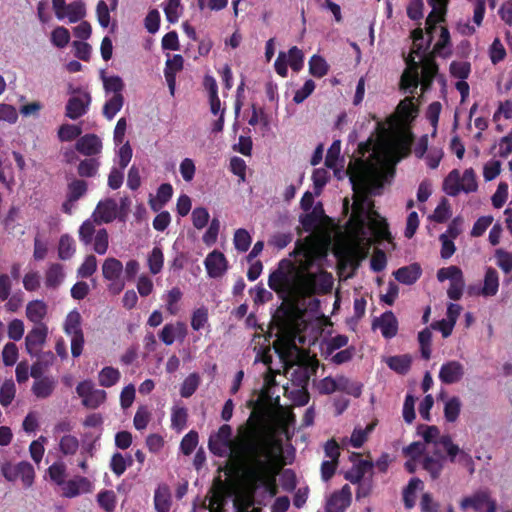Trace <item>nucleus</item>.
Returning a JSON list of instances; mask_svg holds the SVG:
<instances>
[{
	"label": "nucleus",
	"instance_id": "nucleus-1",
	"mask_svg": "<svg viewBox=\"0 0 512 512\" xmlns=\"http://www.w3.org/2000/svg\"><path fill=\"white\" fill-rule=\"evenodd\" d=\"M263 422V412L254 409L240 429L241 437L234 453L242 465L245 480L255 487L267 488L274 495L276 476L281 467L282 444L273 438L260 437Z\"/></svg>",
	"mask_w": 512,
	"mask_h": 512
},
{
	"label": "nucleus",
	"instance_id": "nucleus-2",
	"mask_svg": "<svg viewBox=\"0 0 512 512\" xmlns=\"http://www.w3.org/2000/svg\"><path fill=\"white\" fill-rule=\"evenodd\" d=\"M268 286L282 298H305L318 292V275L306 273L292 261L282 259L270 273Z\"/></svg>",
	"mask_w": 512,
	"mask_h": 512
},
{
	"label": "nucleus",
	"instance_id": "nucleus-3",
	"mask_svg": "<svg viewBox=\"0 0 512 512\" xmlns=\"http://www.w3.org/2000/svg\"><path fill=\"white\" fill-rule=\"evenodd\" d=\"M76 393L82 399V405L89 409H97L106 401L104 390L95 389L91 380H84L76 386Z\"/></svg>",
	"mask_w": 512,
	"mask_h": 512
},
{
	"label": "nucleus",
	"instance_id": "nucleus-4",
	"mask_svg": "<svg viewBox=\"0 0 512 512\" xmlns=\"http://www.w3.org/2000/svg\"><path fill=\"white\" fill-rule=\"evenodd\" d=\"M48 336L46 324L35 325L25 337V349L30 356L39 355Z\"/></svg>",
	"mask_w": 512,
	"mask_h": 512
},
{
	"label": "nucleus",
	"instance_id": "nucleus-5",
	"mask_svg": "<svg viewBox=\"0 0 512 512\" xmlns=\"http://www.w3.org/2000/svg\"><path fill=\"white\" fill-rule=\"evenodd\" d=\"M319 362L316 358H311L306 362L299 364L291 373V381L297 388H307L310 378L316 374Z\"/></svg>",
	"mask_w": 512,
	"mask_h": 512
},
{
	"label": "nucleus",
	"instance_id": "nucleus-6",
	"mask_svg": "<svg viewBox=\"0 0 512 512\" xmlns=\"http://www.w3.org/2000/svg\"><path fill=\"white\" fill-rule=\"evenodd\" d=\"M460 506L462 509L473 508L477 512H493L497 508L496 501L490 498L487 491H479L471 497L463 498Z\"/></svg>",
	"mask_w": 512,
	"mask_h": 512
},
{
	"label": "nucleus",
	"instance_id": "nucleus-7",
	"mask_svg": "<svg viewBox=\"0 0 512 512\" xmlns=\"http://www.w3.org/2000/svg\"><path fill=\"white\" fill-rule=\"evenodd\" d=\"M204 265L208 276L211 278L221 277L228 269V261L225 255L218 250H213L207 255Z\"/></svg>",
	"mask_w": 512,
	"mask_h": 512
},
{
	"label": "nucleus",
	"instance_id": "nucleus-8",
	"mask_svg": "<svg viewBox=\"0 0 512 512\" xmlns=\"http://www.w3.org/2000/svg\"><path fill=\"white\" fill-rule=\"evenodd\" d=\"M428 4L432 7L431 12L426 18V31L431 35L436 29V24L445 21L447 6L449 0H427Z\"/></svg>",
	"mask_w": 512,
	"mask_h": 512
},
{
	"label": "nucleus",
	"instance_id": "nucleus-9",
	"mask_svg": "<svg viewBox=\"0 0 512 512\" xmlns=\"http://www.w3.org/2000/svg\"><path fill=\"white\" fill-rule=\"evenodd\" d=\"M438 65L435 61L434 54L426 55L422 60V70H421V90L422 92H427L430 90L433 80L438 74Z\"/></svg>",
	"mask_w": 512,
	"mask_h": 512
},
{
	"label": "nucleus",
	"instance_id": "nucleus-10",
	"mask_svg": "<svg viewBox=\"0 0 512 512\" xmlns=\"http://www.w3.org/2000/svg\"><path fill=\"white\" fill-rule=\"evenodd\" d=\"M62 486V495L66 498H74L80 493L92 491V483L83 476H77L74 479L64 481Z\"/></svg>",
	"mask_w": 512,
	"mask_h": 512
},
{
	"label": "nucleus",
	"instance_id": "nucleus-11",
	"mask_svg": "<svg viewBox=\"0 0 512 512\" xmlns=\"http://www.w3.org/2000/svg\"><path fill=\"white\" fill-rule=\"evenodd\" d=\"M372 326L379 327L382 336L386 339L393 338L398 332V321L392 311H386L380 318L374 319Z\"/></svg>",
	"mask_w": 512,
	"mask_h": 512
},
{
	"label": "nucleus",
	"instance_id": "nucleus-12",
	"mask_svg": "<svg viewBox=\"0 0 512 512\" xmlns=\"http://www.w3.org/2000/svg\"><path fill=\"white\" fill-rule=\"evenodd\" d=\"M463 375V365L455 360L444 363L439 371V379L444 384H454L460 381Z\"/></svg>",
	"mask_w": 512,
	"mask_h": 512
},
{
	"label": "nucleus",
	"instance_id": "nucleus-13",
	"mask_svg": "<svg viewBox=\"0 0 512 512\" xmlns=\"http://www.w3.org/2000/svg\"><path fill=\"white\" fill-rule=\"evenodd\" d=\"M75 148L79 153L91 157L101 152L102 142L97 135L86 134L77 140Z\"/></svg>",
	"mask_w": 512,
	"mask_h": 512
},
{
	"label": "nucleus",
	"instance_id": "nucleus-14",
	"mask_svg": "<svg viewBox=\"0 0 512 512\" xmlns=\"http://www.w3.org/2000/svg\"><path fill=\"white\" fill-rule=\"evenodd\" d=\"M407 64L413 71H405L402 74L400 80V87L401 89L409 91L412 94L417 89L418 85L421 84L420 77L418 74L419 64L415 62L412 56H410L407 59Z\"/></svg>",
	"mask_w": 512,
	"mask_h": 512
},
{
	"label": "nucleus",
	"instance_id": "nucleus-15",
	"mask_svg": "<svg viewBox=\"0 0 512 512\" xmlns=\"http://www.w3.org/2000/svg\"><path fill=\"white\" fill-rule=\"evenodd\" d=\"M56 386L57 380L51 375H46L33 382L31 392L38 399H47L54 393Z\"/></svg>",
	"mask_w": 512,
	"mask_h": 512
},
{
	"label": "nucleus",
	"instance_id": "nucleus-16",
	"mask_svg": "<svg viewBox=\"0 0 512 512\" xmlns=\"http://www.w3.org/2000/svg\"><path fill=\"white\" fill-rule=\"evenodd\" d=\"M89 103L90 96L88 94H85L83 98L79 96H73L69 98L66 104L65 115L72 120H76L87 112Z\"/></svg>",
	"mask_w": 512,
	"mask_h": 512
},
{
	"label": "nucleus",
	"instance_id": "nucleus-17",
	"mask_svg": "<svg viewBox=\"0 0 512 512\" xmlns=\"http://www.w3.org/2000/svg\"><path fill=\"white\" fill-rule=\"evenodd\" d=\"M296 313L291 305L282 303L273 315V322L284 331L289 329L295 322Z\"/></svg>",
	"mask_w": 512,
	"mask_h": 512
},
{
	"label": "nucleus",
	"instance_id": "nucleus-18",
	"mask_svg": "<svg viewBox=\"0 0 512 512\" xmlns=\"http://www.w3.org/2000/svg\"><path fill=\"white\" fill-rule=\"evenodd\" d=\"M433 455L434 456L427 455L424 457L422 467L430 474L433 480H436L441 475L445 458L437 449L433 451Z\"/></svg>",
	"mask_w": 512,
	"mask_h": 512
},
{
	"label": "nucleus",
	"instance_id": "nucleus-19",
	"mask_svg": "<svg viewBox=\"0 0 512 512\" xmlns=\"http://www.w3.org/2000/svg\"><path fill=\"white\" fill-rule=\"evenodd\" d=\"M117 213L118 205L112 198L100 201L96 208V217L99 218V223H111L116 219Z\"/></svg>",
	"mask_w": 512,
	"mask_h": 512
},
{
	"label": "nucleus",
	"instance_id": "nucleus-20",
	"mask_svg": "<svg viewBox=\"0 0 512 512\" xmlns=\"http://www.w3.org/2000/svg\"><path fill=\"white\" fill-rule=\"evenodd\" d=\"M421 274L422 269L418 263L401 267L393 273L398 282L406 285L414 284L420 278Z\"/></svg>",
	"mask_w": 512,
	"mask_h": 512
},
{
	"label": "nucleus",
	"instance_id": "nucleus-21",
	"mask_svg": "<svg viewBox=\"0 0 512 512\" xmlns=\"http://www.w3.org/2000/svg\"><path fill=\"white\" fill-rule=\"evenodd\" d=\"M47 304L43 300H32L26 306V317L35 325L45 324L43 319L47 315Z\"/></svg>",
	"mask_w": 512,
	"mask_h": 512
},
{
	"label": "nucleus",
	"instance_id": "nucleus-22",
	"mask_svg": "<svg viewBox=\"0 0 512 512\" xmlns=\"http://www.w3.org/2000/svg\"><path fill=\"white\" fill-rule=\"evenodd\" d=\"M374 467V463L370 460H359L349 471L345 473V479L352 484H358L364 475L370 472Z\"/></svg>",
	"mask_w": 512,
	"mask_h": 512
},
{
	"label": "nucleus",
	"instance_id": "nucleus-23",
	"mask_svg": "<svg viewBox=\"0 0 512 512\" xmlns=\"http://www.w3.org/2000/svg\"><path fill=\"white\" fill-rule=\"evenodd\" d=\"M451 47L450 32L447 27L442 26L440 29L439 40L434 45L432 54L443 58L449 57L452 54Z\"/></svg>",
	"mask_w": 512,
	"mask_h": 512
},
{
	"label": "nucleus",
	"instance_id": "nucleus-24",
	"mask_svg": "<svg viewBox=\"0 0 512 512\" xmlns=\"http://www.w3.org/2000/svg\"><path fill=\"white\" fill-rule=\"evenodd\" d=\"M123 272L122 262L114 257L105 259L102 265V275L108 281L118 280Z\"/></svg>",
	"mask_w": 512,
	"mask_h": 512
},
{
	"label": "nucleus",
	"instance_id": "nucleus-25",
	"mask_svg": "<svg viewBox=\"0 0 512 512\" xmlns=\"http://www.w3.org/2000/svg\"><path fill=\"white\" fill-rule=\"evenodd\" d=\"M338 391L359 398L362 394L363 384L353 381L344 375L337 376Z\"/></svg>",
	"mask_w": 512,
	"mask_h": 512
},
{
	"label": "nucleus",
	"instance_id": "nucleus-26",
	"mask_svg": "<svg viewBox=\"0 0 512 512\" xmlns=\"http://www.w3.org/2000/svg\"><path fill=\"white\" fill-rule=\"evenodd\" d=\"M64 279L63 266L59 263L51 264L45 273V285L48 288H57Z\"/></svg>",
	"mask_w": 512,
	"mask_h": 512
},
{
	"label": "nucleus",
	"instance_id": "nucleus-27",
	"mask_svg": "<svg viewBox=\"0 0 512 512\" xmlns=\"http://www.w3.org/2000/svg\"><path fill=\"white\" fill-rule=\"evenodd\" d=\"M412 358L408 354L391 356L387 360L388 367L398 374L405 375L411 368Z\"/></svg>",
	"mask_w": 512,
	"mask_h": 512
},
{
	"label": "nucleus",
	"instance_id": "nucleus-28",
	"mask_svg": "<svg viewBox=\"0 0 512 512\" xmlns=\"http://www.w3.org/2000/svg\"><path fill=\"white\" fill-rule=\"evenodd\" d=\"M499 288V276L498 272L488 267L484 277V285L482 288V294L484 296H494L498 292Z\"/></svg>",
	"mask_w": 512,
	"mask_h": 512
},
{
	"label": "nucleus",
	"instance_id": "nucleus-29",
	"mask_svg": "<svg viewBox=\"0 0 512 512\" xmlns=\"http://www.w3.org/2000/svg\"><path fill=\"white\" fill-rule=\"evenodd\" d=\"M154 505L157 512H169L171 495L167 486L158 487L154 494Z\"/></svg>",
	"mask_w": 512,
	"mask_h": 512
},
{
	"label": "nucleus",
	"instance_id": "nucleus-30",
	"mask_svg": "<svg viewBox=\"0 0 512 512\" xmlns=\"http://www.w3.org/2000/svg\"><path fill=\"white\" fill-rule=\"evenodd\" d=\"M121 378V373L118 369L112 366H106L98 374L99 384L102 387H112L118 383Z\"/></svg>",
	"mask_w": 512,
	"mask_h": 512
},
{
	"label": "nucleus",
	"instance_id": "nucleus-31",
	"mask_svg": "<svg viewBox=\"0 0 512 512\" xmlns=\"http://www.w3.org/2000/svg\"><path fill=\"white\" fill-rule=\"evenodd\" d=\"M460 173L457 169L452 170L443 182V190L449 196L455 197L461 192Z\"/></svg>",
	"mask_w": 512,
	"mask_h": 512
},
{
	"label": "nucleus",
	"instance_id": "nucleus-32",
	"mask_svg": "<svg viewBox=\"0 0 512 512\" xmlns=\"http://www.w3.org/2000/svg\"><path fill=\"white\" fill-rule=\"evenodd\" d=\"M124 104V97L122 94L113 95L108 99L103 106V116L112 120L115 115L122 109Z\"/></svg>",
	"mask_w": 512,
	"mask_h": 512
},
{
	"label": "nucleus",
	"instance_id": "nucleus-33",
	"mask_svg": "<svg viewBox=\"0 0 512 512\" xmlns=\"http://www.w3.org/2000/svg\"><path fill=\"white\" fill-rule=\"evenodd\" d=\"M64 332L68 336L83 333L81 328V315L78 311L73 310L67 315L64 323Z\"/></svg>",
	"mask_w": 512,
	"mask_h": 512
},
{
	"label": "nucleus",
	"instance_id": "nucleus-34",
	"mask_svg": "<svg viewBox=\"0 0 512 512\" xmlns=\"http://www.w3.org/2000/svg\"><path fill=\"white\" fill-rule=\"evenodd\" d=\"M76 251L75 241L74 239L68 235L64 234L59 239L58 245V256L62 260L70 259Z\"/></svg>",
	"mask_w": 512,
	"mask_h": 512
},
{
	"label": "nucleus",
	"instance_id": "nucleus-35",
	"mask_svg": "<svg viewBox=\"0 0 512 512\" xmlns=\"http://www.w3.org/2000/svg\"><path fill=\"white\" fill-rule=\"evenodd\" d=\"M65 17L69 22L76 23L86 15L85 4L82 1H74L66 5L64 10Z\"/></svg>",
	"mask_w": 512,
	"mask_h": 512
},
{
	"label": "nucleus",
	"instance_id": "nucleus-36",
	"mask_svg": "<svg viewBox=\"0 0 512 512\" xmlns=\"http://www.w3.org/2000/svg\"><path fill=\"white\" fill-rule=\"evenodd\" d=\"M447 456L450 462H456V457L458 456V462L464 464L465 466L473 467V460L469 453L461 450L458 445L454 444L445 449ZM473 468H471V472H473Z\"/></svg>",
	"mask_w": 512,
	"mask_h": 512
},
{
	"label": "nucleus",
	"instance_id": "nucleus-37",
	"mask_svg": "<svg viewBox=\"0 0 512 512\" xmlns=\"http://www.w3.org/2000/svg\"><path fill=\"white\" fill-rule=\"evenodd\" d=\"M148 267L153 275L161 272L164 264V254L160 247L155 246L148 255Z\"/></svg>",
	"mask_w": 512,
	"mask_h": 512
},
{
	"label": "nucleus",
	"instance_id": "nucleus-38",
	"mask_svg": "<svg viewBox=\"0 0 512 512\" xmlns=\"http://www.w3.org/2000/svg\"><path fill=\"white\" fill-rule=\"evenodd\" d=\"M329 71L326 60L319 55H313L309 60V72L317 78L324 77Z\"/></svg>",
	"mask_w": 512,
	"mask_h": 512
},
{
	"label": "nucleus",
	"instance_id": "nucleus-39",
	"mask_svg": "<svg viewBox=\"0 0 512 512\" xmlns=\"http://www.w3.org/2000/svg\"><path fill=\"white\" fill-rule=\"evenodd\" d=\"M20 478L25 487L32 486L35 478L34 467L27 461L17 464V479Z\"/></svg>",
	"mask_w": 512,
	"mask_h": 512
},
{
	"label": "nucleus",
	"instance_id": "nucleus-40",
	"mask_svg": "<svg viewBox=\"0 0 512 512\" xmlns=\"http://www.w3.org/2000/svg\"><path fill=\"white\" fill-rule=\"evenodd\" d=\"M87 192V183L81 179H75L68 184V202L78 201Z\"/></svg>",
	"mask_w": 512,
	"mask_h": 512
},
{
	"label": "nucleus",
	"instance_id": "nucleus-41",
	"mask_svg": "<svg viewBox=\"0 0 512 512\" xmlns=\"http://www.w3.org/2000/svg\"><path fill=\"white\" fill-rule=\"evenodd\" d=\"M350 505V501L347 498L334 492L326 502V512H344Z\"/></svg>",
	"mask_w": 512,
	"mask_h": 512
},
{
	"label": "nucleus",
	"instance_id": "nucleus-42",
	"mask_svg": "<svg viewBox=\"0 0 512 512\" xmlns=\"http://www.w3.org/2000/svg\"><path fill=\"white\" fill-rule=\"evenodd\" d=\"M100 162L95 158H86L80 161L77 172L80 177H93L97 174Z\"/></svg>",
	"mask_w": 512,
	"mask_h": 512
},
{
	"label": "nucleus",
	"instance_id": "nucleus-43",
	"mask_svg": "<svg viewBox=\"0 0 512 512\" xmlns=\"http://www.w3.org/2000/svg\"><path fill=\"white\" fill-rule=\"evenodd\" d=\"M188 411L185 407L174 406L171 413V426L182 431L187 425Z\"/></svg>",
	"mask_w": 512,
	"mask_h": 512
},
{
	"label": "nucleus",
	"instance_id": "nucleus-44",
	"mask_svg": "<svg viewBox=\"0 0 512 512\" xmlns=\"http://www.w3.org/2000/svg\"><path fill=\"white\" fill-rule=\"evenodd\" d=\"M200 384V377L197 373H191L187 376L180 388V395L184 398L191 397L197 390Z\"/></svg>",
	"mask_w": 512,
	"mask_h": 512
},
{
	"label": "nucleus",
	"instance_id": "nucleus-45",
	"mask_svg": "<svg viewBox=\"0 0 512 512\" xmlns=\"http://www.w3.org/2000/svg\"><path fill=\"white\" fill-rule=\"evenodd\" d=\"M461 401L458 397L454 396L450 398L444 406V417L447 422H455L460 414Z\"/></svg>",
	"mask_w": 512,
	"mask_h": 512
},
{
	"label": "nucleus",
	"instance_id": "nucleus-46",
	"mask_svg": "<svg viewBox=\"0 0 512 512\" xmlns=\"http://www.w3.org/2000/svg\"><path fill=\"white\" fill-rule=\"evenodd\" d=\"M431 341L432 333L429 328L426 327L418 333L421 356L425 360H429L431 357Z\"/></svg>",
	"mask_w": 512,
	"mask_h": 512
},
{
	"label": "nucleus",
	"instance_id": "nucleus-47",
	"mask_svg": "<svg viewBox=\"0 0 512 512\" xmlns=\"http://www.w3.org/2000/svg\"><path fill=\"white\" fill-rule=\"evenodd\" d=\"M97 501L106 512H113L116 508V495L112 490L100 491L97 495Z\"/></svg>",
	"mask_w": 512,
	"mask_h": 512
},
{
	"label": "nucleus",
	"instance_id": "nucleus-48",
	"mask_svg": "<svg viewBox=\"0 0 512 512\" xmlns=\"http://www.w3.org/2000/svg\"><path fill=\"white\" fill-rule=\"evenodd\" d=\"M461 192L471 193L475 192L478 188L476 175L472 168L466 169L463 175L460 176Z\"/></svg>",
	"mask_w": 512,
	"mask_h": 512
},
{
	"label": "nucleus",
	"instance_id": "nucleus-49",
	"mask_svg": "<svg viewBox=\"0 0 512 512\" xmlns=\"http://www.w3.org/2000/svg\"><path fill=\"white\" fill-rule=\"evenodd\" d=\"M93 242V250L99 254L104 255L109 247V235L105 228L99 229Z\"/></svg>",
	"mask_w": 512,
	"mask_h": 512
},
{
	"label": "nucleus",
	"instance_id": "nucleus-50",
	"mask_svg": "<svg viewBox=\"0 0 512 512\" xmlns=\"http://www.w3.org/2000/svg\"><path fill=\"white\" fill-rule=\"evenodd\" d=\"M251 241V236L246 229L240 228L235 231L233 242L239 252H246L251 245Z\"/></svg>",
	"mask_w": 512,
	"mask_h": 512
},
{
	"label": "nucleus",
	"instance_id": "nucleus-51",
	"mask_svg": "<svg viewBox=\"0 0 512 512\" xmlns=\"http://www.w3.org/2000/svg\"><path fill=\"white\" fill-rule=\"evenodd\" d=\"M82 133V129L78 125L63 124L59 127L58 137L62 142L72 141L78 138Z\"/></svg>",
	"mask_w": 512,
	"mask_h": 512
},
{
	"label": "nucleus",
	"instance_id": "nucleus-52",
	"mask_svg": "<svg viewBox=\"0 0 512 512\" xmlns=\"http://www.w3.org/2000/svg\"><path fill=\"white\" fill-rule=\"evenodd\" d=\"M212 436L215 437L217 440H219L221 442V444H226V446H229L232 449V453H233L234 457L239 461L238 457L234 453V447L238 443V441L237 442L232 441V439H231L232 428L230 425L223 424L218 429L217 433H215Z\"/></svg>",
	"mask_w": 512,
	"mask_h": 512
},
{
	"label": "nucleus",
	"instance_id": "nucleus-53",
	"mask_svg": "<svg viewBox=\"0 0 512 512\" xmlns=\"http://www.w3.org/2000/svg\"><path fill=\"white\" fill-rule=\"evenodd\" d=\"M16 393V387L12 380H6L0 388V404L3 407L9 406Z\"/></svg>",
	"mask_w": 512,
	"mask_h": 512
},
{
	"label": "nucleus",
	"instance_id": "nucleus-54",
	"mask_svg": "<svg viewBox=\"0 0 512 512\" xmlns=\"http://www.w3.org/2000/svg\"><path fill=\"white\" fill-rule=\"evenodd\" d=\"M97 270V259L93 254L85 257L83 263L77 270V274L81 278L91 277Z\"/></svg>",
	"mask_w": 512,
	"mask_h": 512
},
{
	"label": "nucleus",
	"instance_id": "nucleus-55",
	"mask_svg": "<svg viewBox=\"0 0 512 512\" xmlns=\"http://www.w3.org/2000/svg\"><path fill=\"white\" fill-rule=\"evenodd\" d=\"M397 111L404 120L407 121L413 119L415 117L414 114L417 112V107L413 103V98L406 97L401 100L397 106Z\"/></svg>",
	"mask_w": 512,
	"mask_h": 512
},
{
	"label": "nucleus",
	"instance_id": "nucleus-56",
	"mask_svg": "<svg viewBox=\"0 0 512 512\" xmlns=\"http://www.w3.org/2000/svg\"><path fill=\"white\" fill-rule=\"evenodd\" d=\"M463 277L462 270L458 266H449L441 268L437 271V279L439 282L450 280V282L456 281Z\"/></svg>",
	"mask_w": 512,
	"mask_h": 512
},
{
	"label": "nucleus",
	"instance_id": "nucleus-57",
	"mask_svg": "<svg viewBox=\"0 0 512 512\" xmlns=\"http://www.w3.org/2000/svg\"><path fill=\"white\" fill-rule=\"evenodd\" d=\"M79 448V441L73 435H65L60 439L59 449L64 455H74Z\"/></svg>",
	"mask_w": 512,
	"mask_h": 512
},
{
	"label": "nucleus",
	"instance_id": "nucleus-58",
	"mask_svg": "<svg viewBox=\"0 0 512 512\" xmlns=\"http://www.w3.org/2000/svg\"><path fill=\"white\" fill-rule=\"evenodd\" d=\"M70 41L69 30L63 26L56 27L51 33V42L58 48H64Z\"/></svg>",
	"mask_w": 512,
	"mask_h": 512
},
{
	"label": "nucleus",
	"instance_id": "nucleus-59",
	"mask_svg": "<svg viewBox=\"0 0 512 512\" xmlns=\"http://www.w3.org/2000/svg\"><path fill=\"white\" fill-rule=\"evenodd\" d=\"M198 444V433L194 430L189 431L181 440L180 450L188 456L190 455Z\"/></svg>",
	"mask_w": 512,
	"mask_h": 512
},
{
	"label": "nucleus",
	"instance_id": "nucleus-60",
	"mask_svg": "<svg viewBox=\"0 0 512 512\" xmlns=\"http://www.w3.org/2000/svg\"><path fill=\"white\" fill-rule=\"evenodd\" d=\"M451 216V208L446 198H443L438 206L435 208L433 215L431 216L432 220L437 223H444Z\"/></svg>",
	"mask_w": 512,
	"mask_h": 512
},
{
	"label": "nucleus",
	"instance_id": "nucleus-61",
	"mask_svg": "<svg viewBox=\"0 0 512 512\" xmlns=\"http://www.w3.org/2000/svg\"><path fill=\"white\" fill-rule=\"evenodd\" d=\"M48 474L50 479L61 486L64 484L66 476V466L62 462H55L48 468Z\"/></svg>",
	"mask_w": 512,
	"mask_h": 512
},
{
	"label": "nucleus",
	"instance_id": "nucleus-62",
	"mask_svg": "<svg viewBox=\"0 0 512 512\" xmlns=\"http://www.w3.org/2000/svg\"><path fill=\"white\" fill-rule=\"evenodd\" d=\"M495 257L497 259V266L505 274H509L512 271V253L503 249H497L495 251Z\"/></svg>",
	"mask_w": 512,
	"mask_h": 512
},
{
	"label": "nucleus",
	"instance_id": "nucleus-63",
	"mask_svg": "<svg viewBox=\"0 0 512 512\" xmlns=\"http://www.w3.org/2000/svg\"><path fill=\"white\" fill-rule=\"evenodd\" d=\"M96 232L93 222L86 220L79 228V240L86 246L90 245Z\"/></svg>",
	"mask_w": 512,
	"mask_h": 512
},
{
	"label": "nucleus",
	"instance_id": "nucleus-64",
	"mask_svg": "<svg viewBox=\"0 0 512 512\" xmlns=\"http://www.w3.org/2000/svg\"><path fill=\"white\" fill-rule=\"evenodd\" d=\"M288 62L293 71H300L304 63V54L297 47L293 46L288 51Z\"/></svg>",
	"mask_w": 512,
	"mask_h": 512
}]
</instances>
